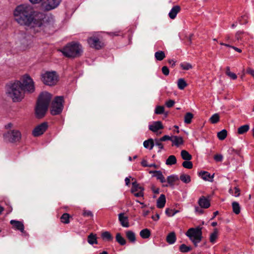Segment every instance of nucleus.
<instances>
[{
  "label": "nucleus",
  "instance_id": "4c0bfd02",
  "mask_svg": "<svg viewBox=\"0 0 254 254\" xmlns=\"http://www.w3.org/2000/svg\"><path fill=\"white\" fill-rule=\"evenodd\" d=\"M226 74L232 79H236L237 75L230 71V68L229 66L226 67Z\"/></svg>",
  "mask_w": 254,
  "mask_h": 254
},
{
  "label": "nucleus",
  "instance_id": "9b49d317",
  "mask_svg": "<svg viewBox=\"0 0 254 254\" xmlns=\"http://www.w3.org/2000/svg\"><path fill=\"white\" fill-rule=\"evenodd\" d=\"M48 124L47 123H43L34 128L32 133L34 136H38L42 134L47 129Z\"/></svg>",
  "mask_w": 254,
  "mask_h": 254
},
{
  "label": "nucleus",
  "instance_id": "423d86ee",
  "mask_svg": "<svg viewBox=\"0 0 254 254\" xmlns=\"http://www.w3.org/2000/svg\"><path fill=\"white\" fill-rule=\"evenodd\" d=\"M186 235L189 237L195 247L199 243L202 239L201 229L197 227L196 228H190L186 233Z\"/></svg>",
  "mask_w": 254,
  "mask_h": 254
},
{
  "label": "nucleus",
  "instance_id": "a18cd8bd",
  "mask_svg": "<svg viewBox=\"0 0 254 254\" xmlns=\"http://www.w3.org/2000/svg\"><path fill=\"white\" fill-rule=\"evenodd\" d=\"M180 66L184 70H189L192 68L191 64L188 63H182L180 64Z\"/></svg>",
  "mask_w": 254,
  "mask_h": 254
},
{
  "label": "nucleus",
  "instance_id": "603ef678",
  "mask_svg": "<svg viewBox=\"0 0 254 254\" xmlns=\"http://www.w3.org/2000/svg\"><path fill=\"white\" fill-rule=\"evenodd\" d=\"M161 142L162 141L160 140V139L155 140L154 144H155L156 146H158L160 149H162L163 148V145Z\"/></svg>",
  "mask_w": 254,
  "mask_h": 254
},
{
  "label": "nucleus",
  "instance_id": "bb28decb",
  "mask_svg": "<svg viewBox=\"0 0 254 254\" xmlns=\"http://www.w3.org/2000/svg\"><path fill=\"white\" fill-rule=\"evenodd\" d=\"M87 241L90 245L97 244V241L96 235H94L93 233H91L88 236Z\"/></svg>",
  "mask_w": 254,
  "mask_h": 254
},
{
  "label": "nucleus",
  "instance_id": "f8f14e48",
  "mask_svg": "<svg viewBox=\"0 0 254 254\" xmlns=\"http://www.w3.org/2000/svg\"><path fill=\"white\" fill-rule=\"evenodd\" d=\"M61 0H46L43 6L46 10H50L56 8L61 3Z\"/></svg>",
  "mask_w": 254,
  "mask_h": 254
},
{
  "label": "nucleus",
  "instance_id": "a211bd4d",
  "mask_svg": "<svg viewBox=\"0 0 254 254\" xmlns=\"http://www.w3.org/2000/svg\"><path fill=\"white\" fill-rule=\"evenodd\" d=\"M180 10L181 7L180 6L175 5L173 6L169 13V17L172 19H174L176 17L177 14L180 12Z\"/></svg>",
  "mask_w": 254,
  "mask_h": 254
},
{
  "label": "nucleus",
  "instance_id": "4468645a",
  "mask_svg": "<svg viewBox=\"0 0 254 254\" xmlns=\"http://www.w3.org/2000/svg\"><path fill=\"white\" fill-rule=\"evenodd\" d=\"M119 220L123 227L127 228L129 226L128 217L125 213H121L119 214Z\"/></svg>",
  "mask_w": 254,
  "mask_h": 254
},
{
  "label": "nucleus",
  "instance_id": "338daca9",
  "mask_svg": "<svg viewBox=\"0 0 254 254\" xmlns=\"http://www.w3.org/2000/svg\"><path fill=\"white\" fill-rule=\"evenodd\" d=\"M168 63L169 64H171L172 66L175 65V61H174L173 60H169Z\"/></svg>",
  "mask_w": 254,
  "mask_h": 254
},
{
  "label": "nucleus",
  "instance_id": "ddd939ff",
  "mask_svg": "<svg viewBox=\"0 0 254 254\" xmlns=\"http://www.w3.org/2000/svg\"><path fill=\"white\" fill-rule=\"evenodd\" d=\"M164 127L160 121L154 122L149 126V129L153 132H157L158 130L163 129Z\"/></svg>",
  "mask_w": 254,
  "mask_h": 254
},
{
  "label": "nucleus",
  "instance_id": "8fccbe9b",
  "mask_svg": "<svg viewBox=\"0 0 254 254\" xmlns=\"http://www.w3.org/2000/svg\"><path fill=\"white\" fill-rule=\"evenodd\" d=\"M233 211L236 214H238V203L234 201L232 203Z\"/></svg>",
  "mask_w": 254,
  "mask_h": 254
},
{
  "label": "nucleus",
  "instance_id": "393cba45",
  "mask_svg": "<svg viewBox=\"0 0 254 254\" xmlns=\"http://www.w3.org/2000/svg\"><path fill=\"white\" fill-rule=\"evenodd\" d=\"M171 141L176 146H179L183 143V139L182 137L174 136L172 137Z\"/></svg>",
  "mask_w": 254,
  "mask_h": 254
},
{
  "label": "nucleus",
  "instance_id": "1a4fd4ad",
  "mask_svg": "<svg viewBox=\"0 0 254 254\" xmlns=\"http://www.w3.org/2000/svg\"><path fill=\"white\" fill-rule=\"evenodd\" d=\"M3 138L5 141L7 142H17L21 138V133L17 130H10L3 134Z\"/></svg>",
  "mask_w": 254,
  "mask_h": 254
},
{
  "label": "nucleus",
  "instance_id": "69168bd1",
  "mask_svg": "<svg viewBox=\"0 0 254 254\" xmlns=\"http://www.w3.org/2000/svg\"><path fill=\"white\" fill-rule=\"evenodd\" d=\"M159 218H160V217H159V215L158 214H156L155 216H152V219L155 221L158 220L159 219Z\"/></svg>",
  "mask_w": 254,
  "mask_h": 254
},
{
  "label": "nucleus",
  "instance_id": "7ed1b4c3",
  "mask_svg": "<svg viewBox=\"0 0 254 254\" xmlns=\"http://www.w3.org/2000/svg\"><path fill=\"white\" fill-rule=\"evenodd\" d=\"M6 94L13 102L20 101L24 96L21 82L16 81L7 85Z\"/></svg>",
  "mask_w": 254,
  "mask_h": 254
},
{
  "label": "nucleus",
  "instance_id": "c03bdc74",
  "mask_svg": "<svg viewBox=\"0 0 254 254\" xmlns=\"http://www.w3.org/2000/svg\"><path fill=\"white\" fill-rule=\"evenodd\" d=\"M250 128L248 125H245L239 127V134H243L247 132Z\"/></svg>",
  "mask_w": 254,
  "mask_h": 254
},
{
  "label": "nucleus",
  "instance_id": "680f3d73",
  "mask_svg": "<svg viewBox=\"0 0 254 254\" xmlns=\"http://www.w3.org/2000/svg\"><path fill=\"white\" fill-rule=\"evenodd\" d=\"M201 208H202L196 207L195 208V211L199 214H202L203 212V211Z\"/></svg>",
  "mask_w": 254,
  "mask_h": 254
},
{
  "label": "nucleus",
  "instance_id": "2f4dec72",
  "mask_svg": "<svg viewBox=\"0 0 254 254\" xmlns=\"http://www.w3.org/2000/svg\"><path fill=\"white\" fill-rule=\"evenodd\" d=\"M154 56H155L156 59L158 61H162L165 57V53L162 51H159L156 52L155 53Z\"/></svg>",
  "mask_w": 254,
  "mask_h": 254
},
{
  "label": "nucleus",
  "instance_id": "e2e57ef3",
  "mask_svg": "<svg viewBox=\"0 0 254 254\" xmlns=\"http://www.w3.org/2000/svg\"><path fill=\"white\" fill-rule=\"evenodd\" d=\"M228 151L230 154H237V151L236 150H235L233 148H229Z\"/></svg>",
  "mask_w": 254,
  "mask_h": 254
},
{
  "label": "nucleus",
  "instance_id": "f03ea898",
  "mask_svg": "<svg viewBox=\"0 0 254 254\" xmlns=\"http://www.w3.org/2000/svg\"><path fill=\"white\" fill-rule=\"evenodd\" d=\"M60 51L65 57L75 59L81 56L83 48L78 42L72 41L67 43Z\"/></svg>",
  "mask_w": 254,
  "mask_h": 254
},
{
  "label": "nucleus",
  "instance_id": "c85d7f7f",
  "mask_svg": "<svg viewBox=\"0 0 254 254\" xmlns=\"http://www.w3.org/2000/svg\"><path fill=\"white\" fill-rule=\"evenodd\" d=\"M177 163V159L174 155H170L166 161V164L167 165H172Z\"/></svg>",
  "mask_w": 254,
  "mask_h": 254
},
{
  "label": "nucleus",
  "instance_id": "473e14b6",
  "mask_svg": "<svg viewBox=\"0 0 254 254\" xmlns=\"http://www.w3.org/2000/svg\"><path fill=\"white\" fill-rule=\"evenodd\" d=\"M193 115L190 112L187 113L184 117V122L187 124H190L191 122V120Z\"/></svg>",
  "mask_w": 254,
  "mask_h": 254
},
{
  "label": "nucleus",
  "instance_id": "a878e982",
  "mask_svg": "<svg viewBox=\"0 0 254 254\" xmlns=\"http://www.w3.org/2000/svg\"><path fill=\"white\" fill-rule=\"evenodd\" d=\"M181 155L182 158L185 160L190 161L192 158L191 155L185 150L181 151Z\"/></svg>",
  "mask_w": 254,
  "mask_h": 254
},
{
  "label": "nucleus",
  "instance_id": "412c9836",
  "mask_svg": "<svg viewBox=\"0 0 254 254\" xmlns=\"http://www.w3.org/2000/svg\"><path fill=\"white\" fill-rule=\"evenodd\" d=\"M176 241V236L175 232H172L168 234L166 237V241L167 242L170 244H173L175 243Z\"/></svg>",
  "mask_w": 254,
  "mask_h": 254
},
{
  "label": "nucleus",
  "instance_id": "6e6d98bb",
  "mask_svg": "<svg viewBox=\"0 0 254 254\" xmlns=\"http://www.w3.org/2000/svg\"><path fill=\"white\" fill-rule=\"evenodd\" d=\"M175 104V101L173 100H169L165 103L166 106L168 108L173 107Z\"/></svg>",
  "mask_w": 254,
  "mask_h": 254
},
{
  "label": "nucleus",
  "instance_id": "f704fd0d",
  "mask_svg": "<svg viewBox=\"0 0 254 254\" xmlns=\"http://www.w3.org/2000/svg\"><path fill=\"white\" fill-rule=\"evenodd\" d=\"M177 84L178 88L181 90L184 89L187 86V83L183 78L179 79Z\"/></svg>",
  "mask_w": 254,
  "mask_h": 254
},
{
  "label": "nucleus",
  "instance_id": "37998d69",
  "mask_svg": "<svg viewBox=\"0 0 254 254\" xmlns=\"http://www.w3.org/2000/svg\"><path fill=\"white\" fill-rule=\"evenodd\" d=\"M219 116L218 114L213 115L210 118V121L212 124H216L219 121Z\"/></svg>",
  "mask_w": 254,
  "mask_h": 254
},
{
  "label": "nucleus",
  "instance_id": "7c9ffc66",
  "mask_svg": "<svg viewBox=\"0 0 254 254\" xmlns=\"http://www.w3.org/2000/svg\"><path fill=\"white\" fill-rule=\"evenodd\" d=\"M218 234V231L217 229H214V231L210 235V242L212 243H214L216 240L217 239Z\"/></svg>",
  "mask_w": 254,
  "mask_h": 254
},
{
  "label": "nucleus",
  "instance_id": "dca6fc26",
  "mask_svg": "<svg viewBox=\"0 0 254 254\" xmlns=\"http://www.w3.org/2000/svg\"><path fill=\"white\" fill-rule=\"evenodd\" d=\"M198 203L200 207L203 208H208L210 205L209 200L203 196L200 197Z\"/></svg>",
  "mask_w": 254,
  "mask_h": 254
},
{
  "label": "nucleus",
  "instance_id": "2eb2a0df",
  "mask_svg": "<svg viewBox=\"0 0 254 254\" xmlns=\"http://www.w3.org/2000/svg\"><path fill=\"white\" fill-rule=\"evenodd\" d=\"M10 223L13 225V226L18 230H19L22 233H25L24 226L23 224L19 221L12 220L10 221Z\"/></svg>",
  "mask_w": 254,
  "mask_h": 254
},
{
  "label": "nucleus",
  "instance_id": "4be33fe9",
  "mask_svg": "<svg viewBox=\"0 0 254 254\" xmlns=\"http://www.w3.org/2000/svg\"><path fill=\"white\" fill-rule=\"evenodd\" d=\"M202 179L205 181H212L214 175L211 176V175L207 172L203 171L199 173Z\"/></svg>",
  "mask_w": 254,
  "mask_h": 254
},
{
  "label": "nucleus",
  "instance_id": "3c124183",
  "mask_svg": "<svg viewBox=\"0 0 254 254\" xmlns=\"http://www.w3.org/2000/svg\"><path fill=\"white\" fill-rule=\"evenodd\" d=\"M82 215L84 217H91L93 216L92 212L90 210H83Z\"/></svg>",
  "mask_w": 254,
  "mask_h": 254
},
{
  "label": "nucleus",
  "instance_id": "ea45409f",
  "mask_svg": "<svg viewBox=\"0 0 254 254\" xmlns=\"http://www.w3.org/2000/svg\"><path fill=\"white\" fill-rule=\"evenodd\" d=\"M69 215L66 213L63 214L61 217V221L64 224H68L69 223Z\"/></svg>",
  "mask_w": 254,
  "mask_h": 254
},
{
  "label": "nucleus",
  "instance_id": "f3484780",
  "mask_svg": "<svg viewBox=\"0 0 254 254\" xmlns=\"http://www.w3.org/2000/svg\"><path fill=\"white\" fill-rule=\"evenodd\" d=\"M167 184L163 185V187H173L176 181L179 180V178L176 175H171L167 178Z\"/></svg>",
  "mask_w": 254,
  "mask_h": 254
},
{
  "label": "nucleus",
  "instance_id": "72a5a7b5",
  "mask_svg": "<svg viewBox=\"0 0 254 254\" xmlns=\"http://www.w3.org/2000/svg\"><path fill=\"white\" fill-rule=\"evenodd\" d=\"M116 240L121 245H125L126 244V240L121 236L120 233L117 234Z\"/></svg>",
  "mask_w": 254,
  "mask_h": 254
},
{
  "label": "nucleus",
  "instance_id": "b1692460",
  "mask_svg": "<svg viewBox=\"0 0 254 254\" xmlns=\"http://www.w3.org/2000/svg\"><path fill=\"white\" fill-rule=\"evenodd\" d=\"M154 145L153 140L150 138L148 140H145L143 142V146L145 148L151 150Z\"/></svg>",
  "mask_w": 254,
  "mask_h": 254
},
{
  "label": "nucleus",
  "instance_id": "052dcab7",
  "mask_svg": "<svg viewBox=\"0 0 254 254\" xmlns=\"http://www.w3.org/2000/svg\"><path fill=\"white\" fill-rule=\"evenodd\" d=\"M152 190L154 193L158 194L159 193V189L155 188L154 186L152 187Z\"/></svg>",
  "mask_w": 254,
  "mask_h": 254
},
{
  "label": "nucleus",
  "instance_id": "39448f33",
  "mask_svg": "<svg viewBox=\"0 0 254 254\" xmlns=\"http://www.w3.org/2000/svg\"><path fill=\"white\" fill-rule=\"evenodd\" d=\"M41 80L43 83L48 86L56 85L59 79V76L56 71H46L41 74Z\"/></svg>",
  "mask_w": 254,
  "mask_h": 254
},
{
  "label": "nucleus",
  "instance_id": "20e7f679",
  "mask_svg": "<svg viewBox=\"0 0 254 254\" xmlns=\"http://www.w3.org/2000/svg\"><path fill=\"white\" fill-rule=\"evenodd\" d=\"M51 98L52 95L48 92H45L40 94L35 109L38 118H41L45 115Z\"/></svg>",
  "mask_w": 254,
  "mask_h": 254
},
{
  "label": "nucleus",
  "instance_id": "a19ab883",
  "mask_svg": "<svg viewBox=\"0 0 254 254\" xmlns=\"http://www.w3.org/2000/svg\"><path fill=\"white\" fill-rule=\"evenodd\" d=\"M179 212V211L177 210L171 209L170 208H166L165 210V213L167 216L169 217L173 216L176 213Z\"/></svg>",
  "mask_w": 254,
  "mask_h": 254
},
{
  "label": "nucleus",
  "instance_id": "de8ad7c7",
  "mask_svg": "<svg viewBox=\"0 0 254 254\" xmlns=\"http://www.w3.org/2000/svg\"><path fill=\"white\" fill-rule=\"evenodd\" d=\"M164 112V107L163 106H158L155 110V113L156 114H162Z\"/></svg>",
  "mask_w": 254,
  "mask_h": 254
},
{
  "label": "nucleus",
  "instance_id": "cd10ccee",
  "mask_svg": "<svg viewBox=\"0 0 254 254\" xmlns=\"http://www.w3.org/2000/svg\"><path fill=\"white\" fill-rule=\"evenodd\" d=\"M143 190V188L140 186L136 182L132 183V188L131 189V192L134 193V192Z\"/></svg>",
  "mask_w": 254,
  "mask_h": 254
},
{
  "label": "nucleus",
  "instance_id": "5fc2aeb1",
  "mask_svg": "<svg viewBox=\"0 0 254 254\" xmlns=\"http://www.w3.org/2000/svg\"><path fill=\"white\" fill-rule=\"evenodd\" d=\"M162 73L166 76L168 75L169 74V69L166 66H164L162 68Z\"/></svg>",
  "mask_w": 254,
  "mask_h": 254
},
{
  "label": "nucleus",
  "instance_id": "aec40b11",
  "mask_svg": "<svg viewBox=\"0 0 254 254\" xmlns=\"http://www.w3.org/2000/svg\"><path fill=\"white\" fill-rule=\"evenodd\" d=\"M166 203V197L164 194H161L157 200V207L159 208H162L164 207Z\"/></svg>",
  "mask_w": 254,
  "mask_h": 254
},
{
  "label": "nucleus",
  "instance_id": "0e129e2a",
  "mask_svg": "<svg viewBox=\"0 0 254 254\" xmlns=\"http://www.w3.org/2000/svg\"><path fill=\"white\" fill-rule=\"evenodd\" d=\"M141 165L143 167H148V164H147V162L145 160H143L141 163Z\"/></svg>",
  "mask_w": 254,
  "mask_h": 254
},
{
  "label": "nucleus",
  "instance_id": "09e8293b",
  "mask_svg": "<svg viewBox=\"0 0 254 254\" xmlns=\"http://www.w3.org/2000/svg\"><path fill=\"white\" fill-rule=\"evenodd\" d=\"M230 193H231L232 195L235 196V197H237L238 196V189L235 187L234 189H230L229 190Z\"/></svg>",
  "mask_w": 254,
  "mask_h": 254
},
{
  "label": "nucleus",
  "instance_id": "c756f323",
  "mask_svg": "<svg viewBox=\"0 0 254 254\" xmlns=\"http://www.w3.org/2000/svg\"><path fill=\"white\" fill-rule=\"evenodd\" d=\"M150 231L148 229H144L140 232V235L143 239H147L150 236Z\"/></svg>",
  "mask_w": 254,
  "mask_h": 254
},
{
  "label": "nucleus",
  "instance_id": "9d476101",
  "mask_svg": "<svg viewBox=\"0 0 254 254\" xmlns=\"http://www.w3.org/2000/svg\"><path fill=\"white\" fill-rule=\"evenodd\" d=\"M89 46L95 49L99 50L104 46V43L96 36L89 37L87 40Z\"/></svg>",
  "mask_w": 254,
  "mask_h": 254
},
{
  "label": "nucleus",
  "instance_id": "4d7b16f0",
  "mask_svg": "<svg viewBox=\"0 0 254 254\" xmlns=\"http://www.w3.org/2000/svg\"><path fill=\"white\" fill-rule=\"evenodd\" d=\"M22 43L24 45V48H27L31 44V42L30 41H28L26 39H23Z\"/></svg>",
  "mask_w": 254,
  "mask_h": 254
},
{
  "label": "nucleus",
  "instance_id": "79ce46f5",
  "mask_svg": "<svg viewBox=\"0 0 254 254\" xmlns=\"http://www.w3.org/2000/svg\"><path fill=\"white\" fill-rule=\"evenodd\" d=\"M180 251L182 253H187L191 250L190 247L187 246L185 244H182L180 246Z\"/></svg>",
  "mask_w": 254,
  "mask_h": 254
},
{
  "label": "nucleus",
  "instance_id": "e433bc0d",
  "mask_svg": "<svg viewBox=\"0 0 254 254\" xmlns=\"http://www.w3.org/2000/svg\"><path fill=\"white\" fill-rule=\"evenodd\" d=\"M180 180L184 183L188 184L190 182V177L189 175L183 174L180 177Z\"/></svg>",
  "mask_w": 254,
  "mask_h": 254
},
{
  "label": "nucleus",
  "instance_id": "6ab92c4d",
  "mask_svg": "<svg viewBox=\"0 0 254 254\" xmlns=\"http://www.w3.org/2000/svg\"><path fill=\"white\" fill-rule=\"evenodd\" d=\"M149 173L154 174V176L162 183H166V179L160 171H150Z\"/></svg>",
  "mask_w": 254,
  "mask_h": 254
},
{
  "label": "nucleus",
  "instance_id": "bf43d9fd",
  "mask_svg": "<svg viewBox=\"0 0 254 254\" xmlns=\"http://www.w3.org/2000/svg\"><path fill=\"white\" fill-rule=\"evenodd\" d=\"M172 139V137H171L170 136H169V135H164L162 137L160 138V140L161 141H165L166 140H171Z\"/></svg>",
  "mask_w": 254,
  "mask_h": 254
},
{
  "label": "nucleus",
  "instance_id": "5701e85b",
  "mask_svg": "<svg viewBox=\"0 0 254 254\" xmlns=\"http://www.w3.org/2000/svg\"><path fill=\"white\" fill-rule=\"evenodd\" d=\"M126 237L127 239L131 243H134L136 241V237L135 233L132 231H127L126 232Z\"/></svg>",
  "mask_w": 254,
  "mask_h": 254
},
{
  "label": "nucleus",
  "instance_id": "864d4df0",
  "mask_svg": "<svg viewBox=\"0 0 254 254\" xmlns=\"http://www.w3.org/2000/svg\"><path fill=\"white\" fill-rule=\"evenodd\" d=\"M223 157L221 154H216L214 156V159L216 162H221Z\"/></svg>",
  "mask_w": 254,
  "mask_h": 254
},
{
  "label": "nucleus",
  "instance_id": "f257e3e1",
  "mask_svg": "<svg viewBox=\"0 0 254 254\" xmlns=\"http://www.w3.org/2000/svg\"><path fill=\"white\" fill-rule=\"evenodd\" d=\"M15 20L20 25L33 28L36 32L44 29L43 13L34 11L32 7L26 4L16 7L14 11Z\"/></svg>",
  "mask_w": 254,
  "mask_h": 254
},
{
  "label": "nucleus",
  "instance_id": "0eeeda50",
  "mask_svg": "<svg viewBox=\"0 0 254 254\" xmlns=\"http://www.w3.org/2000/svg\"><path fill=\"white\" fill-rule=\"evenodd\" d=\"M63 97L57 96L55 98L52 104L51 113L53 115H58L61 113L63 109Z\"/></svg>",
  "mask_w": 254,
  "mask_h": 254
},
{
  "label": "nucleus",
  "instance_id": "58836bf2",
  "mask_svg": "<svg viewBox=\"0 0 254 254\" xmlns=\"http://www.w3.org/2000/svg\"><path fill=\"white\" fill-rule=\"evenodd\" d=\"M227 132L226 129H223L217 133V137L220 140H224L227 136Z\"/></svg>",
  "mask_w": 254,
  "mask_h": 254
},
{
  "label": "nucleus",
  "instance_id": "c9c22d12",
  "mask_svg": "<svg viewBox=\"0 0 254 254\" xmlns=\"http://www.w3.org/2000/svg\"><path fill=\"white\" fill-rule=\"evenodd\" d=\"M102 237L103 239L106 240L108 241H111L113 240V237L111 233L108 231H105L102 233Z\"/></svg>",
  "mask_w": 254,
  "mask_h": 254
},
{
  "label": "nucleus",
  "instance_id": "6e6552de",
  "mask_svg": "<svg viewBox=\"0 0 254 254\" xmlns=\"http://www.w3.org/2000/svg\"><path fill=\"white\" fill-rule=\"evenodd\" d=\"M21 84L23 91H27L29 93H32L34 91V82L29 75H25L23 76Z\"/></svg>",
  "mask_w": 254,
  "mask_h": 254
},
{
  "label": "nucleus",
  "instance_id": "774afa93",
  "mask_svg": "<svg viewBox=\"0 0 254 254\" xmlns=\"http://www.w3.org/2000/svg\"><path fill=\"white\" fill-rule=\"evenodd\" d=\"M125 182H126V185L127 186H128L129 184H130V179L129 178H126L125 179Z\"/></svg>",
  "mask_w": 254,
  "mask_h": 254
},
{
  "label": "nucleus",
  "instance_id": "13d9d810",
  "mask_svg": "<svg viewBox=\"0 0 254 254\" xmlns=\"http://www.w3.org/2000/svg\"><path fill=\"white\" fill-rule=\"evenodd\" d=\"M133 193L136 197H142L143 195V190L137 191Z\"/></svg>",
  "mask_w": 254,
  "mask_h": 254
},
{
  "label": "nucleus",
  "instance_id": "49530a36",
  "mask_svg": "<svg viewBox=\"0 0 254 254\" xmlns=\"http://www.w3.org/2000/svg\"><path fill=\"white\" fill-rule=\"evenodd\" d=\"M183 166L187 169H191L193 165L191 162L186 160L182 164Z\"/></svg>",
  "mask_w": 254,
  "mask_h": 254
}]
</instances>
